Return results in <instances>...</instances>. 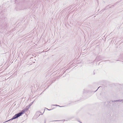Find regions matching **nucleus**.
<instances>
[{
    "mask_svg": "<svg viewBox=\"0 0 123 123\" xmlns=\"http://www.w3.org/2000/svg\"><path fill=\"white\" fill-rule=\"evenodd\" d=\"M25 110H22L20 112L15 114L12 117V118L5 122H6L9 121H10L18 118L19 117L21 116L22 114H24L25 112Z\"/></svg>",
    "mask_w": 123,
    "mask_h": 123,
    "instance_id": "nucleus-1",
    "label": "nucleus"
},
{
    "mask_svg": "<svg viewBox=\"0 0 123 123\" xmlns=\"http://www.w3.org/2000/svg\"><path fill=\"white\" fill-rule=\"evenodd\" d=\"M123 101V99H119L116 100H114V101H110L109 102H108V104H109L110 103H111V102H117V101Z\"/></svg>",
    "mask_w": 123,
    "mask_h": 123,
    "instance_id": "nucleus-2",
    "label": "nucleus"
},
{
    "mask_svg": "<svg viewBox=\"0 0 123 123\" xmlns=\"http://www.w3.org/2000/svg\"><path fill=\"white\" fill-rule=\"evenodd\" d=\"M30 107L28 105L26 107V108L25 109H23V110H25V111H27L28 110V109Z\"/></svg>",
    "mask_w": 123,
    "mask_h": 123,
    "instance_id": "nucleus-3",
    "label": "nucleus"
},
{
    "mask_svg": "<svg viewBox=\"0 0 123 123\" xmlns=\"http://www.w3.org/2000/svg\"><path fill=\"white\" fill-rule=\"evenodd\" d=\"M34 101H33V102H31V103H30V104L29 105H28L30 107L32 105V104H33V102H34Z\"/></svg>",
    "mask_w": 123,
    "mask_h": 123,
    "instance_id": "nucleus-4",
    "label": "nucleus"
},
{
    "mask_svg": "<svg viewBox=\"0 0 123 123\" xmlns=\"http://www.w3.org/2000/svg\"><path fill=\"white\" fill-rule=\"evenodd\" d=\"M105 61H105H108L109 63H111V62L112 63V62H113L110 61L109 60H106Z\"/></svg>",
    "mask_w": 123,
    "mask_h": 123,
    "instance_id": "nucleus-5",
    "label": "nucleus"
},
{
    "mask_svg": "<svg viewBox=\"0 0 123 123\" xmlns=\"http://www.w3.org/2000/svg\"><path fill=\"white\" fill-rule=\"evenodd\" d=\"M107 7V6H106V7H105V8L103 10H102H102H104V11L105 10V9H106V8Z\"/></svg>",
    "mask_w": 123,
    "mask_h": 123,
    "instance_id": "nucleus-6",
    "label": "nucleus"
},
{
    "mask_svg": "<svg viewBox=\"0 0 123 123\" xmlns=\"http://www.w3.org/2000/svg\"><path fill=\"white\" fill-rule=\"evenodd\" d=\"M78 122H79L80 123H82L81 122H80V121H79V120H78Z\"/></svg>",
    "mask_w": 123,
    "mask_h": 123,
    "instance_id": "nucleus-7",
    "label": "nucleus"
},
{
    "mask_svg": "<svg viewBox=\"0 0 123 123\" xmlns=\"http://www.w3.org/2000/svg\"><path fill=\"white\" fill-rule=\"evenodd\" d=\"M100 87V86L98 88V89H97V90H96V91H96H97L98 90V89Z\"/></svg>",
    "mask_w": 123,
    "mask_h": 123,
    "instance_id": "nucleus-8",
    "label": "nucleus"
},
{
    "mask_svg": "<svg viewBox=\"0 0 123 123\" xmlns=\"http://www.w3.org/2000/svg\"><path fill=\"white\" fill-rule=\"evenodd\" d=\"M59 120H55V121H59Z\"/></svg>",
    "mask_w": 123,
    "mask_h": 123,
    "instance_id": "nucleus-9",
    "label": "nucleus"
},
{
    "mask_svg": "<svg viewBox=\"0 0 123 123\" xmlns=\"http://www.w3.org/2000/svg\"><path fill=\"white\" fill-rule=\"evenodd\" d=\"M65 71H64V72L62 74H63L64 73H65Z\"/></svg>",
    "mask_w": 123,
    "mask_h": 123,
    "instance_id": "nucleus-10",
    "label": "nucleus"
},
{
    "mask_svg": "<svg viewBox=\"0 0 123 123\" xmlns=\"http://www.w3.org/2000/svg\"><path fill=\"white\" fill-rule=\"evenodd\" d=\"M44 123H46V120H44Z\"/></svg>",
    "mask_w": 123,
    "mask_h": 123,
    "instance_id": "nucleus-11",
    "label": "nucleus"
},
{
    "mask_svg": "<svg viewBox=\"0 0 123 123\" xmlns=\"http://www.w3.org/2000/svg\"><path fill=\"white\" fill-rule=\"evenodd\" d=\"M45 108L47 109L48 110H51V109H50V110H49V109H47V108Z\"/></svg>",
    "mask_w": 123,
    "mask_h": 123,
    "instance_id": "nucleus-12",
    "label": "nucleus"
},
{
    "mask_svg": "<svg viewBox=\"0 0 123 123\" xmlns=\"http://www.w3.org/2000/svg\"><path fill=\"white\" fill-rule=\"evenodd\" d=\"M56 105V106H59L60 107H61L59 105Z\"/></svg>",
    "mask_w": 123,
    "mask_h": 123,
    "instance_id": "nucleus-13",
    "label": "nucleus"
},
{
    "mask_svg": "<svg viewBox=\"0 0 123 123\" xmlns=\"http://www.w3.org/2000/svg\"><path fill=\"white\" fill-rule=\"evenodd\" d=\"M111 8V7H109V8Z\"/></svg>",
    "mask_w": 123,
    "mask_h": 123,
    "instance_id": "nucleus-14",
    "label": "nucleus"
}]
</instances>
